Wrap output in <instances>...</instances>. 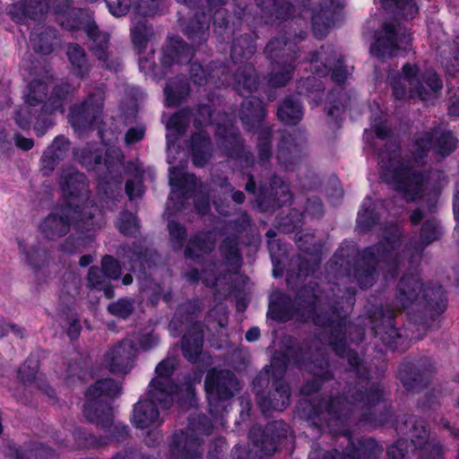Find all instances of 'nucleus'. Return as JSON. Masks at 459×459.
<instances>
[{
    "instance_id": "72a5a7b5",
    "label": "nucleus",
    "mask_w": 459,
    "mask_h": 459,
    "mask_svg": "<svg viewBox=\"0 0 459 459\" xmlns=\"http://www.w3.org/2000/svg\"><path fill=\"white\" fill-rule=\"evenodd\" d=\"M193 49L178 38H171L162 51L161 64L170 66L175 63L184 64L191 60Z\"/></svg>"
},
{
    "instance_id": "7c9ffc66",
    "label": "nucleus",
    "mask_w": 459,
    "mask_h": 459,
    "mask_svg": "<svg viewBox=\"0 0 459 459\" xmlns=\"http://www.w3.org/2000/svg\"><path fill=\"white\" fill-rule=\"evenodd\" d=\"M268 58L274 61L294 62L298 57L297 42L290 40V34L274 38L264 49Z\"/></svg>"
},
{
    "instance_id": "7ed1b4c3",
    "label": "nucleus",
    "mask_w": 459,
    "mask_h": 459,
    "mask_svg": "<svg viewBox=\"0 0 459 459\" xmlns=\"http://www.w3.org/2000/svg\"><path fill=\"white\" fill-rule=\"evenodd\" d=\"M309 62L314 69L313 75L299 82V93L306 94L312 105H318L323 97L324 87L316 75L325 76L333 70L332 80L336 82V86L327 97L330 105L328 115L338 117L350 105L351 100V96L342 86L351 74V70L342 65V60L337 58L332 46H324L319 50L312 53Z\"/></svg>"
},
{
    "instance_id": "473e14b6",
    "label": "nucleus",
    "mask_w": 459,
    "mask_h": 459,
    "mask_svg": "<svg viewBox=\"0 0 459 459\" xmlns=\"http://www.w3.org/2000/svg\"><path fill=\"white\" fill-rule=\"evenodd\" d=\"M70 143L64 136H57L52 144L43 153L41 158V171L43 175L48 176L63 160L69 150Z\"/></svg>"
},
{
    "instance_id": "e2e57ef3",
    "label": "nucleus",
    "mask_w": 459,
    "mask_h": 459,
    "mask_svg": "<svg viewBox=\"0 0 459 459\" xmlns=\"http://www.w3.org/2000/svg\"><path fill=\"white\" fill-rule=\"evenodd\" d=\"M107 277L104 274L103 271H100L97 266L90 267L88 271V282L91 288L98 289L106 286Z\"/></svg>"
},
{
    "instance_id": "f03ea898",
    "label": "nucleus",
    "mask_w": 459,
    "mask_h": 459,
    "mask_svg": "<svg viewBox=\"0 0 459 459\" xmlns=\"http://www.w3.org/2000/svg\"><path fill=\"white\" fill-rule=\"evenodd\" d=\"M442 228L435 218L424 221L420 240H411L402 249L401 230L397 224L383 230L382 240L376 246L357 252L353 243H343L334 255L339 273L357 281L359 287L368 289L373 285L379 272L394 278L406 263L413 264L420 258L424 248L440 238Z\"/></svg>"
},
{
    "instance_id": "f704fd0d",
    "label": "nucleus",
    "mask_w": 459,
    "mask_h": 459,
    "mask_svg": "<svg viewBox=\"0 0 459 459\" xmlns=\"http://www.w3.org/2000/svg\"><path fill=\"white\" fill-rule=\"evenodd\" d=\"M203 342L204 333L202 325L199 323H194L192 331L185 334L182 340L184 357L192 363L197 362L202 353Z\"/></svg>"
},
{
    "instance_id": "aec40b11",
    "label": "nucleus",
    "mask_w": 459,
    "mask_h": 459,
    "mask_svg": "<svg viewBox=\"0 0 459 459\" xmlns=\"http://www.w3.org/2000/svg\"><path fill=\"white\" fill-rule=\"evenodd\" d=\"M268 381L269 369L265 367L264 371L257 375L253 380L256 402L264 413L270 411H282L290 403V386L283 379H276L273 383L272 389L265 394L258 387L267 384Z\"/></svg>"
},
{
    "instance_id": "864d4df0",
    "label": "nucleus",
    "mask_w": 459,
    "mask_h": 459,
    "mask_svg": "<svg viewBox=\"0 0 459 459\" xmlns=\"http://www.w3.org/2000/svg\"><path fill=\"white\" fill-rule=\"evenodd\" d=\"M152 36V29L145 21L138 22L131 29V37L134 45L138 48H145L148 40Z\"/></svg>"
},
{
    "instance_id": "0eeeda50",
    "label": "nucleus",
    "mask_w": 459,
    "mask_h": 459,
    "mask_svg": "<svg viewBox=\"0 0 459 459\" xmlns=\"http://www.w3.org/2000/svg\"><path fill=\"white\" fill-rule=\"evenodd\" d=\"M176 367L177 359L174 358H166L156 366V377L149 384L146 397L140 399L134 406L131 421L137 429L158 427L161 424L162 420L157 405L161 409H168L174 403L178 386L171 377Z\"/></svg>"
},
{
    "instance_id": "c85d7f7f",
    "label": "nucleus",
    "mask_w": 459,
    "mask_h": 459,
    "mask_svg": "<svg viewBox=\"0 0 459 459\" xmlns=\"http://www.w3.org/2000/svg\"><path fill=\"white\" fill-rule=\"evenodd\" d=\"M39 360L35 357H29L21 366L18 377L23 384L24 389L30 394L40 391L48 397H54V390L39 377H38Z\"/></svg>"
},
{
    "instance_id": "69168bd1",
    "label": "nucleus",
    "mask_w": 459,
    "mask_h": 459,
    "mask_svg": "<svg viewBox=\"0 0 459 459\" xmlns=\"http://www.w3.org/2000/svg\"><path fill=\"white\" fill-rule=\"evenodd\" d=\"M126 193L130 200L141 197L143 193L142 179L140 178L128 179L126 182Z\"/></svg>"
},
{
    "instance_id": "b1692460",
    "label": "nucleus",
    "mask_w": 459,
    "mask_h": 459,
    "mask_svg": "<svg viewBox=\"0 0 459 459\" xmlns=\"http://www.w3.org/2000/svg\"><path fill=\"white\" fill-rule=\"evenodd\" d=\"M84 30L91 41L90 49L92 55L103 67L117 71L120 66V61L118 57L114 56L109 48V34L100 30L94 21L89 22Z\"/></svg>"
},
{
    "instance_id": "37998d69",
    "label": "nucleus",
    "mask_w": 459,
    "mask_h": 459,
    "mask_svg": "<svg viewBox=\"0 0 459 459\" xmlns=\"http://www.w3.org/2000/svg\"><path fill=\"white\" fill-rule=\"evenodd\" d=\"M293 62L275 61L272 72L268 76V83L272 87H283L292 78L294 72Z\"/></svg>"
},
{
    "instance_id": "5701e85b",
    "label": "nucleus",
    "mask_w": 459,
    "mask_h": 459,
    "mask_svg": "<svg viewBox=\"0 0 459 459\" xmlns=\"http://www.w3.org/2000/svg\"><path fill=\"white\" fill-rule=\"evenodd\" d=\"M343 434L351 446L343 450L342 455L334 449L327 452L323 459H378L383 453V446L374 438H362L355 445L351 442L350 432ZM317 456L316 451L309 454V459H317Z\"/></svg>"
},
{
    "instance_id": "6ab92c4d",
    "label": "nucleus",
    "mask_w": 459,
    "mask_h": 459,
    "mask_svg": "<svg viewBox=\"0 0 459 459\" xmlns=\"http://www.w3.org/2000/svg\"><path fill=\"white\" fill-rule=\"evenodd\" d=\"M370 53L381 61L406 52L411 42V35L403 32L400 27L393 23H385L377 32Z\"/></svg>"
},
{
    "instance_id": "0e129e2a",
    "label": "nucleus",
    "mask_w": 459,
    "mask_h": 459,
    "mask_svg": "<svg viewBox=\"0 0 459 459\" xmlns=\"http://www.w3.org/2000/svg\"><path fill=\"white\" fill-rule=\"evenodd\" d=\"M109 12L117 17L127 13L131 6V0H105Z\"/></svg>"
},
{
    "instance_id": "774afa93",
    "label": "nucleus",
    "mask_w": 459,
    "mask_h": 459,
    "mask_svg": "<svg viewBox=\"0 0 459 459\" xmlns=\"http://www.w3.org/2000/svg\"><path fill=\"white\" fill-rule=\"evenodd\" d=\"M225 440L223 438H217L210 448L208 458L209 459H224Z\"/></svg>"
},
{
    "instance_id": "6e6552de",
    "label": "nucleus",
    "mask_w": 459,
    "mask_h": 459,
    "mask_svg": "<svg viewBox=\"0 0 459 459\" xmlns=\"http://www.w3.org/2000/svg\"><path fill=\"white\" fill-rule=\"evenodd\" d=\"M410 163V160L403 159L400 144L395 139L389 140L385 150L378 154L381 178L392 185L406 202L421 198L428 186L423 175Z\"/></svg>"
},
{
    "instance_id": "a878e982",
    "label": "nucleus",
    "mask_w": 459,
    "mask_h": 459,
    "mask_svg": "<svg viewBox=\"0 0 459 459\" xmlns=\"http://www.w3.org/2000/svg\"><path fill=\"white\" fill-rule=\"evenodd\" d=\"M169 171L171 186L170 200L179 210L183 206V202L180 200L190 198L198 187L202 188V186L194 174L186 173L181 168L170 167Z\"/></svg>"
},
{
    "instance_id": "412c9836",
    "label": "nucleus",
    "mask_w": 459,
    "mask_h": 459,
    "mask_svg": "<svg viewBox=\"0 0 459 459\" xmlns=\"http://www.w3.org/2000/svg\"><path fill=\"white\" fill-rule=\"evenodd\" d=\"M104 105V91L98 88L89 98L80 105L72 108L69 122L79 136L91 129L101 114Z\"/></svg>"
},
{
    "instance_id": "39448f33",
    "label": "nucleus",
    "mask_w": 459,
    "mask_h": 459,
    "mask_svg": "<svg viewBox=\"0 0 459 459\" xmlns=\"http://www.w3.org/2000/svg\"><path fill=\"white\" fill-rule=\"evenodd\" d=\"M414 304H426L437 313H442L446 307L445 292L440 285L423 288V284L414 274L403 276L398 283L392 311L382 312V316L386 318L385 325L374 326L376 334L380 336L387 347L395 350L403 340L402 333L392 323L394 311L405 309Z\"/></svg>"
},
{
    "instance_id": "4be33fe9",
    "label": "nucleus",
    "mask_w": 459,
    "mask_h": 459,
    "mask_svg": "<svg viewBox=\"0 0 459 459\" xmlns=\"http://www.w3.org/2000/svg\"><path fill=\"white\" fill-rule=\"evenodd\" d=\"M78 213L74 214V209L61 205L50 212L40 223L39 229L46 238L56 239L66 235L73 227L79 232H89L88 230L77 229L74 220Z\"/></svg>"
},
{
    "instance_id": "c03bdc74",
    "label": "nucleus",
    "mask_w": 459,
    "mask_h": 459,
    "mask_svg": "<svg viewBox=\"0 0 459 459\" xmlns=\"http://www.w3.org/2000/svg\"><path fill=\"white\" fill-rule=\"evenodd\" d=\"M221 252L225 257L229 271L236 273L241 266V255L238 250V237L226 238L221 246Z\"/></svg>"
},
{
    "instance_id": "423d86ee",
    "label": "nucleus",
    "mask_w": 459,
    "mask_h": 459,
    "mask_svg": "<svg viewBox=\"0 0 459 459\" xmlns=\"http://www.w3.org/2000/svg\"><path fill=\"white\" fill-rule=\"evenodd\" d=\"M48 89L46 81H32L25 94L24 105L14 116L15 123L23 130L30 129L34 120V130L39 136H42L53 126L52 115L55 112H64L65 100L74 91L68 82H61L54 87L48 101L44 102Z\"/></svg>"
},
{
    "instance_id": "2f4dec72",
    "label": "nucleus",
    "mask_w": 459,
    "mask_h": 459,
    "mask_svg": "<svg viewBox=\"0 0 459 459\" xmlns=\"http://www.w3.org/2000/svg\"><path fill=\"white\" fill-rule=\"evenodd\" d=\"M304 139L296 142L292 134L283 135L279 143L277 159L280 164L286 169L297 164L302 156Z\"/></svg>"
},
{
    "instance_id": "1a4fd4ad",
    "label": "nucleus",
    "mask_w": 459,
    "mask_h": 459,
    "mask_svg": "<svg viewBox=\"0 0 459 459\" xmlns=\"http://www.w3.org/2000/svg\"><path fill=\"white\" fill-rule=\"evenodd\" d=\"M59 185L65 198V206L74 209L78 217L74 220L77 229L95 230L104 224L102 211L89 198L86 177L74 168L63 169Z\"/></svg>"
},
{
    "instance_id": "13d9d810",
    "label": "nucleus",
    "mask_w": 459,
    "mask_h": 459,
    "mask_svg": "<svg viewBox=\"0 0 459 459\" xmlns=\"http://www.w3.org/2000/svg\"><path fill=\"white\" fill-rule=\"evenodd\" d=\"M117 228L126 236L134 235L138 230L135 216L129 212H121L117 221Z\"/></svg>"
},
{
    "instance_id": "4468645a",
    "label": "nucleus",
    "mask_w": 459,
    "mask_h": 459,
    "mask_svg": "<svg viewBox=\"0 0 459 459\" xmlns=\"http://www.w3.org/2000/svg\"><path fill=\"white\" fill-rule=\"evenodd\" d=\"M121 393V385L111 378L96 381L85 393L84 416L91 422L108 428L113 423L109 400Z\"/></svg>"
},
{
    "instance_id": "5fc2aeb1",
    "label": "nucleus",
    "mask_w": 459,
    "mask_h": 459,
    "mask_svg": "<svg viewBox=\"0 0 459 459\" xmlns=\"http://www.w3.org/2000/svg\"><path fill=\"white\" fill-rule=\"evenodd\" d=\"M215 271H217V264H210V268L203 273L202 276H200L199 272L196 269H192L185 274V277L189 281L193 282L201 279L205 286L214 287L218 285L221 281V279L216 276Z\"/></svg>"
},
{
    "instance_id": "f8f14e48",
    "label": "nucleus",
    "mask_w": 459,
    "mask_h": 459,
    "mask_svg": "<svg viewBox=\"0 0 459 459\" xmlns=\"http://www.w3.org/2000/svg\"><path fill=\"white\" fill-rule=\"evenodd\" d=\"M228 0H207V12L199 9L184 30L185 35L193 44H202L209 36V25L213 19V31L221 41L230 39L232 31L228 21V12L222 6Z\"/></svg>"
},
{
    "instance_id": "de8ad7c7",
    "label": "nucleus",
    "mask_w": 459,
    "mask_h": 459,
    "mask_svg": "<svg viewBox=\"0 0 459 459\" xmlns=\"http://www.w3.org/2000/svg\"><path fill=\"white\" fill-rule=\"evenodd\" d=\"M376 205H373L370 197H366L358 213V228L360 231L366 232L372 229L379 219L378 213L375 212Z\"/></svg>"
},
{
    "instance_id": "4d7b16f0",
    "label": "nucleus",
    "mask_w": 459,
    "mask_h": 459,
    "mask_svg": "<svg viewBox=\"0 0 459 459\" xmlns=\"http://www.w3.org/2000/svg\"><path fill=\"white\" fill-rule=\"evenodd\" d=\"M132 255H128L132 262V270L135 271V266L139 264L140 269L145 271L146 267H151V262L152 259V255L150 254L147 248H143L141 246H134L133 250L131 251Z\"/></svg>"
},
{
    "instance_id": "a211bd4d",
    "label": "nucleus",
    "mask_w": 459,
    "mask_h": 459,
    "mask_svg": "<svg viewBox=\"0 0 459 459\" xmlns=\"http://www.w3.org/2000/svg\"><path fill=\"white\" fill-rule=\"evenodd\" d=\"M123 154L120 150L112 149L107 152L105 167L107 174L101 178L99 187L103 191L104 196L101 197L102 211H113L115 202L120 195V186L122 183V172L124 170Z\"/></svg>"
},
{
    "instance_id": "6e6d98bb",
    "label": "nucleus",
    "mask_w": 459,
    "mask_h": 459,
    "mask_svg": "<svg viewBox=\"0 0 459 459\" xmlns=\"http://www.w3.org/2000/svg\"><path fill=\"white\" fill-rule=\"evenodd\" d=\"M134 309V300L131 299H119L110 303L108 307V311L111 315L123 319L130 316Z\"/></svg>"
},
{
    "instance_id": "f3484780",
    "label": "nucleus",
    "mask_w": 459,
    "mask_h": 459,
    "mask_svg": "<svg viewBox=\"0 0 459 459\" xmlns=\"http://www.w3.org/2000/svg\"><path fill=\"white\" fill-rule=\"evenodd\" d=\"M204 387L210 412L215 417L220 407L219 402L230 400L240 390L241 385L233 372L212 368L207 372Z\"/></svg>"
},
{
    "instance_id": "3c124183",
    "label": "nucleus",
    "mask_w": 459,
    "mask_h": 459,
    "mask_svg": "<svg viewBox=\"0 0 459 459\" xmlns=\"http://www.w3.org/2000/svg\"><path fill=\"white\" fill-rule=\"evenodd\" d=\"M272 130L270 127H263L259 131L257 151H258V165L265 169H268L267 164L272 157L271 146Z\"/></svg>"
},
{
    "instance_id": "cd10ccee",
    "label": "nucleus",
    "mask_w": 459,
    "mask_h": 459,
    "mask_svg": "<svg viewBox=\"0 0 459 459\" xmlns=\"http://www.w3.org/2000/svg\"><path fill=\"white\" fill-rule=\"evenodd\" d=\"M260 433V429L253 428L249 432V437L257 447L264 455H272L276 449L281 438L287 435V426L284 422L278 420L268 423L263 431L261 439L255 438Z\"/></svg>"
},
{
    "instance_id": "bb28decb",
    "label": "nucleus",
    "mask_w": 459,
    "mask_h": 459,
    "mask_svg": "<svg viewBox=\"0 0 459 459\" xmlns=\"http://www.w3.org/2000/svg\"><path fill=\"white\" fill-rule=\"evenodd\" d=\"M341 11L340 0H320L318 7L312 13V29L317 38H323L334 25Z\"/></svg>"
},
{
    "instance_id": "ea45409f",
    "label": "nucleus",
    "mask_w": 459,
    "mask_h": 459,
    "mask_svg": "<svg viewBox=\"0 0 459 459\" xmlns=\"http://www.w3.org/2000/svg\"><path fill=\"white\" fill-rule=\"evenodd\" d=\"M260 188L262 193L268 197L269 200L275 203L277 206H281L289 203L291 199L289 186L278 177L274 176L271 178L268 187L265 185H261Z\"/></svg>"
},
{
    "instance_id": "a19ab883",
    "label": "nucleus",
    "mask_w": 459,
    "mask_h": 459,
    "mask_svg": "<svg viewBox=\"0 0 459 459\" xmlns=\"http://www.w3.org/2000/svg\"><path fill=\"white\" fill-rule=\"evenodd\" d=\"M215 245V238L212 232L200 233L192 238L185 250L186 258H195L203 254L212 251Z\"/></svg>"
},
{
    "instance_id": "052dcab7",
    "label": "nucleus",
    "mask_w": 459,
    "mask_h": 459,
    "mask_svg": "<svg viewBox=\"0 0 459 459\" xmlns=\"http://www.w3.org/2000/svg\"><path fill=\"white\" fill-rule=\"evenodd\" d=\"M171 245L174 249H181L184 240L186 238V229L176 221H169L168 223Z\"/></svg>"
},
{
    "instance_id": "8fccbe9b",
    "label": "nucleus",
    "mask_w": 459,
    "mask_h": 459,
    "mask_svg": "<svg viewBox=\"0 0 459 459\" xmlns=\"http://www.w3.org/2000/svg\"><path fill=\"white\" fill-rule=\"evenodd\" d=\"M67 56L74 72L83 78L89 72V65L84 49L78 44H70L67 48Z\"/></svg>"
},
{
    "instance_id": "49530a36",
    "label": "nucleus",
    "mask_w": 459,
    "mask_h": 459,
    "mask_svg": "<svg viewBox=\"0 0 459 459\" xmlns=\"http://www.w3.org/2000/svg\"><path fill=\"white\" fill-rule=\"evenodd\" d=\"M189 86L186 81L180 77L175 82H169L165 90L166 103L168 106H178L188 94Z\"/></svg>"
},
{
    "instance_id": "dca6fc26",
    "label": "nucleus",
    "mask_w": 459,
    "mask_h": 459,
    "mask_svg": "<svg viewBox=\"0 0 459 459\" xmlns=\"http://www.w3.org/2000/svg\"><path fill=\"white\" fill-rule=\"evenodd\" d=\"M457 141L450 132L434 128L418 133L411 146L412 158L417 164H423L429 152L434 149L441 157L450 155L456 148Z\"/></svg>"
},
{
    "instance_id": "c9c22d12",
    "label": "nucleus",
    "mask_w": 459,
    "mask_h": 459,
    "mask_svg": "<svg viewBox=\"0 0 459 459\" xmlns=\"http://www.w3.org/2000/svg\"><path fill=\"white\" fill-rule=\"evenodd\" d=\"M45 5L40 0H25L24 3L10 6L9 13L16 22H26L29 19L36 21L44 14Z\"/></svg>"
},
{
    "instance_id": "09e8293b",
    "label": "nucleus",
    "mask_w": 459,
    "mask_h": 459,
    "mask_svg": "<svg viewBox=\"0 0 459 459\" xmlns=\"http://www.w3.org/2000/svg\"><path fill=\"white\" fill-rule=\"evenodd\" d=\"M255 52V45L250 36L245 35L237 38L231 48V58L234 63L248 59Z\"/></svg>"
},
{
    "instance_id": "c756f323",
    "label": "nucleus",
    "mask_w": 459,
    "mask_h": 459,
    "mask_svg": "<svg viewBox=\"0 0 459 459\" xmlns=\"http://www.w3.org/2000/svg\"><path fill=\"white\" fill-rule=\"evenodd\" d=\"M265 116V105L260 99L247 98L242 101L239 117L247 130L260 128Z\"/></svg>"
},
{
    "instance_id": "ddd939ff",
    "label": "nucleus",
    "mask_w": 459,
    "mask_h": 459,
    "mask_svg": "<svg viewBox=\"0 0 459 459\" xmlns=\"http://www.w3.org/2000/svg\"><path fill=\"white\" fill-rule=\"evenodd\" d=\"M226 67L219 66L211 73H207L204 67L193 63L190 66V77L194 83L204 85L212 82L215 85H232L234 90L241 96L247 97L255 91L258 88V78L255 67L250 64H246L238 68L233 76V82H228V74L225 73Z\"/></svg>"
},
{
    "instance_id": "603ef678",
    "label": "nucleus",
    "mask_w": 459,
    "mask_h": 459,
    "mask_svg": "<svg viewBox=\"0 0 459 459\" xmlns=\"http://www.w3.org/2000/svg\"><path fill=\"white\" fill-rule=\"evenodd\" d=\"M99 144H88L80 152H76L78 160L88 169H94L101 162V154Z\"/></svg>"
},
{
    "instance_id": "20e7f679",
    "label": "nucleus",
    "mask_w": 459,
    "mask_h": 459,
    "mask_svg": "<svg viewBox=\"0 0 459 459\" xmlns=\"http://www.w3.org/2000/svg\"><path fill=\"white\" fill-rule=\"evenodd\" d=\"M218 117L219 118H212V108L209 105L199 106L193 112L187 109L179 110L167 123L168 130L174 134L173 136L167 135L168 148L170 149L177 135L186 133L191 118H193L196 129L215 123L217 126L216 137L226 155L238 160L242 169L253 166V155L245 150L231 119L227 114H218Z\"/></svg>"
},
{
    "instance_id": "f257e3e1",
    "label": "nucleus",
    "mask_w": 459,
    "mask_h": 459,
    "mask_svg": "<svg viewBox=\"0 0 459 459\" xmlns=\"http://www.w3.org/2000/svg\"><path fill=\"white\" fill-rule=\"evenodd\" d=\"M353 290L349 288L342 290L339 285L325 283L322 290H316L314 286H305L299 290L295 299L294 307L290 309L279 308L274 311V318L281 322H286L292 318L300 321L310 320L323 328L318 337L313 339L308 345L299 349L300 354L293 356V362L304 368L313 375L314 380L307 382L301 388V393L310 395L319 388V382L330 377L328 361L325 359V342L340 357H347L351 366V373L357 378L355 385H349L343 398L331 397L328 401H320L311 405V411L307 415L314 425L327 427L338 434L340 427L346 423L351 413L355 410L368 409L384 399L385 391L378 384L369 385L368 370L360 361L358 354L346 350L347 332L351 333L353 325H347L345 315L354 304ZM356 337L353 342H361L364 337V329L355 327Z\"/></svg>"
},
{
    "instance_id": "393cba45",
    "label": "nucleus",
    "mask_w": 459,
    "mask_h": 459,
    "mask_svg": "<svg viewBox=\"0 0 459 459\" xmlns=\"http://www.w3.org/2000/svg\"><path fill=\"white\" fill-rule=\"evenodd\" d=\"M137 349L132 339H124L107 351L103 363L114 374H126L133 368Z\"/></svg>"
},
{
    "instance_id": "9b49d317",
    "label": "nucleus",
    "mask_w": 459,
    "mask_h": 459,
    "mask_svg": "<svg viewBox=\"0 0 459 459\" xmlns=\"http://www.w3.org/2000/svg\"><path fill=\"white\" fill-rule=\"evenodd\" d=\"M391 84L396 100H403L409 95L429 101L437 98L443 89V82L435 71L420 73L417 65L411 64L403 66V73L394 77Z\"/></svg>"
},
{
    "instance_id": "4c0bfd02",
    "label": "nucleus",
    "mask_w": 459,
    "mask_h": 459,
    "mask_svg": "<svg viewBox=\"0 0 459 459\" xmlns=\"http://www.w3.org/2000/svg\"><path fill=\"white\" fill-rule=\"evenodd\" d=\"M56 39V30L51 27L44 26L35 28L30 37L32 48L42 55H48L53 51Z\"/></svg>"
},
{
    "instance_id": "a18cd8bd",
    "label": "nucleus",
    "mask_w": 459,
    "mask_h": 459,
    "mask_svg": "<svg viewBox=\"0 0 459 459\" xmlns=\"http://www.w3.org/2000/svg\"><path fill=\"white\" fill-rule=\"evenodd\" d=\"M201 310L202 307L198 300L188 301L185 304H181L169 325V331L172 333V334L176 335L177 332L178 331V326L184 324L183 314H187L185 318L186 322L192 323L194 316Z\"/></svg>"
},
{
    "instance_id": "e433bc0d",
    "label": "nucleus",
    "mask_w": 459,
    "mask_h": 459,
    "mask_svg": "<svg viewBox=\"0 0 459 459\" xmlns=\"http://www.w3.org/2000/svg\"><path fill=\"white\" fill-rule=\"evenodd\" d=\"M297 244L301 250L312 255L311 264H308V261L306 257L302 258L299 266L298 276L301 277L302 275L307 276L309 273H314L319 263L317 257L319 248L316 246L315 237L313 235H299L297 238Z\"/></svg>"
},
{
    "instance_id": "338daca9",
    "label": "nucleus",
    "mask_w": 459,
    "mask_h": 459,
    "mask_svg": "<svg viewBox=\"0 0 459 459\" xmlns=\"http://www.w3.org/2000/svg\"><path fill=\"white\" fill-rule=\"evenodd\" d=\"M46 253L43 250L33 248L27 254V261L28 263L35 267H40L46 260Z\"/></svg>"
},
{
    "instance_id": "680f3d73",
    "label": "nucleus",
    "mask_w": 459,
    "mask_h": 459,
    "mask_svg": "<svg viewBox=\"0 0 459 459\" xmlns=\"http://www.w3.org/2000/svg\"><path fill=\"white\" fill-rule=\"evenodd\" d=\"M383 3H394L401 15L405 19H412L418 13V7L413 0H381Z\"/></svg>"
},
{
    "instance_id": "9d476101",
    "label": "nucleus",
    "mask_w": 459,
    "mask_h": 459,
    "mask_svg": "<svg viewBox=\"0 0 459 459\" xmlns=\"http://www.w3.org/2000/svg\"><path fill=\"white\" fill-rule=\"evenodd\" d=\"M395 430L406 438L398 439L387 449L389 459H404L408 453V440L413 449H424L420 459H443L439 444L429 443V432L424 420L415 416H403L396 420Z\"/></svg>"
},
{
    "instance_id": "79ce46f5",
    "label": "nucleus",
    "mask_w": 459,
    "mask_h": 459,
    "mask_svg": "<svg viewBox=\"0 0 459 459\" xmlns=\"http://www.w3.org/2000/svg\"><path fill=\"white\" fill-rule=\"evenodd\" d=\"M303 108L298 100L286 98L279 106L277 116L287 125H297L303 117Z\"/></svg>"
},
{
    "instance_id": "2eb2a0df",
    "label": "nucleus",
    "mask_w": 459,
    "mask_h": 459,
    "mask_svg": "<svg viewBox=\"0 0 459 459\" xmlns=\"http://www.w3.org/2000/svg\"><path fill=\"white\" fill-rule=\"evenodd\" d=\"M211 420L204 414H198L189 420L185 430L175 432L172 436L170 450L175 459H202L204 436L212 432Z\"/></svg>"
},
{
    "instance_id": "58836bf2",
    "label": "nucleus",
    "mask_w": 459,
    "mask_h": 459,
    "mask_svg": "<svg viewBox=\"0 0 459 459\" xmlns=\"http://www.w3.org/2000/svg\"><path fill=\"white\" fill-rule=\"evenodd\" d=\"M192 156L195 166L204 167L211 157V141L206 133L200 130L192 135Z\"/></svg>"
},
{
    "instance_id": "bf43d9fd",
    "label": "nucleus",
    "mask_w": 459,
    "mask_h": 459,
    "mask_svg": "<svg viewBox=\"0 0 459 459\" xmlns=\"http://www.w3.org/2000/svg\"><path fill=\"white\" fill-rule=\"evenodd\" d=\"M101 267L104 274L108 280H117L122 273L118 261L108 255L102 257Z\"/></svg>"
}]
</instances>
